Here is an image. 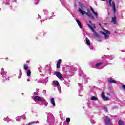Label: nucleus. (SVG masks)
Segmentation results:
<instances>
[{
    "label": "nucleus",
    "instance_id": "obj_37",
    "mask_svg": "<svg viewBox=\"0 0 125 125\" xmlns=\"http://www.w3.org/2000/svg\"><path fill=\"white\" fill-rule=\"evenodd\" d=\"M90 122H91L92 125H94V124H95V121H94V120H93L92 119H91L90 120Z\"/></svg>",
    "mask_w": 125,
    "mask_h": 125
},
{
    "label": "nucleus",
    "instance_id": "obj_12",
    "mask_svg": "<svg viewBox=\"0 0 125 125\" xmlns=\"http://www.w3.org/2000/svg\"><path fill=\"white\" fill-rule=\"evenodd\" d=\"M21 119H23V120H25L26 119V116L25 115H22L21 116H17L16 118V120L18 122H20V120Z\"/></svg>",
    "mask_w": 125,
    "mask_h": 125
},
{
    "label": "nucleus",
    "instance_id": "obj_56",
    "mask_svg": "<svg viewBox=\"0 0 125 125\" xmlns=\"http://www.w3.org/2000/svg\"><path fill=\"white\" fill-rule=\"evenodd\" d=\"M50 17V19H52V16L49 17Z\"/></svg>",
    "mask_w": 125,
    "mask_h": 125
},
{
    "label": "nucleus",
    "instance_id": "obj_1",
    "mask_svg": "<svg viewBox=\"0 0 125 125\" xmlns=\"http://www.w3.org/2000/svg\"><path fill=\"white\" fill-rule=\"evenodd\" d=\"M88 12H86L85 11H83V10L81 9V8H79L78 9V11L82 15H84V14H86V15H87L89 17H90L92 19H94V17L93 15H92L91 12H90V11L89 10L87 9Z\"/></svg>",
    "mask_w": 125,
    "mask_h": 125
},
{
    "label": "nucleus",
    "instance_id": "obj_3",
    "mask_svg": "<svg viewBox=\"0 0 125 125\" xmlns=\"http://www.w3.org/2000/svg\"><path fill=\"white\" fill-rule=\"evenodd\" d=\"M0 73L2 77L3 82L7 81V80H9V79H8V76H7V72L5 71L4 69L1 68Z\"/></svg>",
    "mask_w": 125,
    "mask_h": 125
},
{
    "label": "nucleus",
    "instance_id": "obj_25",
    "mask_svg": "<svg viewBox=\"0 0 125 125\" xmlns=\"http://www.w3.org/2000/svg\"><path fill=\"white\" fill-rule=\"evenodd\" d=\"M27 76V77H31V70H27L26 72Z\"/></svg>",
    "mask_w": 125,
    "mask_h": 125
},
{
    "label": "nucleus",
    "instance_id": "obj_43",
    "mask_svg": "<svg viewBox=\"0 0 125 125\" xmlns=\"http://www.w3.org/2000/svg\"><path fill=\"white\" fill-rule=\"evenodd\" d=\"M34 94L35 95H39V93H38V92H35L34 93Z\"/></svg>",
    "mask_w": 125,
    "mask_h": 125
},
{
    "label": "nucleus",
    "instance_id": "obj_9",
    "mask_svg": "<svg viewBox=\"0 0 125 125\" xmlns=\"http://www.w3.org/2000/svg\"><path fill=\"white\" fill-rule=\"evenodd\" d=\"M32 98H33V100H34V101H40V102L42 101V98H41L39 96H35L34 97H32Z\"/></svg>",
    "mask_w": 125,
    "mask_h": 125
},
{
    "label": "nucleus",
    "instance_id": "obj_11",
    "mask_svg": "<svg viewBox=\"0 0 125 125\" xmlns=\"http://www.w3.org/2000/svg\"><path fill=\"white\" fill-rule=\"evenodd\" d=\"M101 97L103 99V100H110V99L108 97L105 96V93L104 92H102L101 94Z\"/></svg>",
    "mask_w": 125,
    "mask_h": 125
},
{
    "label": "nucleus",
    "instance_id": "obj_59",
    "mask_svg": "<svg viewBox=\"0 0 125 125\" xmlns=\"http://www.w3.org/2000/svg\"><path fill=\"white\" fill-rule=\"evenodd\" d=\"M99 25L100 27H101V24L99 23Z\"/></svg>",
    "mask_w": 125,
    "mask_h": 125
},
{
    "label": "nucleus",
    "instance_id": "obj_5",
    "mask_svg": "<svg viewBox=\"0 0 125 125\" xmlns=\"http://www.w3.org/2000/svg\"><path fill=\"white\" fill-rule=\"evenodd\" d=\"M54 74L55 76H56V77L61 81H62V79H63V75L60 72L58 71H56L54 72Z\"/></svg>",
    "mask_w": 125,
    "mask_h": 125
},
{
    "label": "nucleus",
    "instance_id": "obj_52",
    "mask_svg": "<svg viewBox=\"0 0 125 125\" xmlns=\"http://www.w3.org/2000/svg\"><path fill=\"white\" fill-rule=\"evenodd\" d=\"M108 65V62H106V64L104 66V67H105V66H107Z\"/></svg>",
    "mask_w": 125,
    "mask_h": 125
},
{
    "label": "nucleus",
    "instance_id": "obj_63",
    "mask_svg": "<svg viewBox=\"0 0 125 125\" xmlns=\"http://www.w3.org/2000/svg\"><path fill=\"white\" fill-rule=\"evenodd\" d=\"M21 78V76H18V79H20Z\"/></svg>",
    "mask_w": 125,
    "mask_h": 125
},
{
    "label": "nucleus",
    "instance_id": "obj_64",
    "mask_svg": "<svg viewBox=\"0 0 125 125\" xmlns=\"http://www.w3.org/2000/svg\"><path fill=\"white\" fill-rule=\"evenodd\" d=\"M64 84H66V82H64Z\"/></svg>",
    "mask_w": 125,
    "mask_h": 125
},
{
    "label": "nucleus",
    "instance_id": "obj_13",
    "mask_svg": "<svg viewBox=\"0 0 125 125\" xmlns=\"http://www.w3.org/2000/svg\"><path fill=\"white\" fill-rule=\"evenodd\" d=\"M10 3H9V0H3V5H9Z\"/></svg>",
    "mask_w": 125,
    "mask_h": 125
},
{
    "label": "nucleus",
    "instance_id": "obj_38",
    "mask_svg": "<svg viewBox=\"0 0 125 125\" xmlns=\"http://www.w3.org/2000/svg\"><path fill=\"white\" fill-rule=\"evenodd\" d=\"M89 45V48L91 49V50H92L93 49V46L92 45Z\"/></svg>",
    "mask_w": 125,
    "mask_h": 125
},
{
    "label": "nucleus",
    "instance_id": "obj_2",
    "mask_svg": "<svg viewBox=\"0 0 125 125\" xmlns=\"http://www.w3.org/2000/svg\"><path fill=\"white\" fill-rule=\"evenodd\" d=\"M87 26L89 28V29H90V30H91V31H92V32L94 33V37L95 39H96L97 41H101V38L100 37L99 35H98V33L96 32V31H95V30H94V29L92 28V26H91V25L89 24H88Z\"/></svg>",
    "mask_w": 125,
    "mask_h": 125
},
{
    "label": "nucleus",
    "instance_id": "obj_33",
    "mask_svg": "<svg viewBox=\"0 0 125 125\" xmlns=\"http://www.w3.org/2000/svg\"><path fill=\"white\" fill-rule=\"evenodd\" d=\"M8 119H9L8 116H7L6 117L3 119V121H4L5 122H8Z\"/></svg>",
    "mask_w": 125,
    "mask_h": 125
},
{
    "label": "nucleus",
    "instance_id": "obj_21",
    "mask_svg": "<svg viewBox=\"0 0 125 125\" xmlns=\"http://www.w3.org/2000/svg\"><path fill=\"white\" fill-rule=\"evenodd\" d=\"M86 44L87 45H90V41L87 37L86 38Z\"/></svg>",
    "mask_w": 125,
    "mask_h": 125
},
{
    "label": "nucleus",
    "instance_id": "obj_34",
    "mask_svg": "<svg viewBox=\"0 0 125 125\" xmlns=\"http://www.w3.org/2000/svg\"><path fill=\"white\" fill-rule=\"evenodd\" d=\"M93 14L96 16V18H98V14L97 12H93Z\"/></svg>",
    "mask_w": 125,
    "mask_h": 125
},
{
    "label": "nucleus",
    "instance_id": "obj_17",
    "mask_svg": "<svg viewBox=\"0 0 125 125\" xmlns=\"http://www.w3.org/2000/svg\"><path fill=\"white\" fill-rule=\"evenodd\" d=\"M76 21L78 26L80 27V28L82 29L83 28V26H82V23H81L80 21L79 20H78V19H76Z\"/></svg>",
    "mask_w": 125,
    "mask_h": 125
},
{
    "label": "nucleus",
    "instance_id": "obj_16",
    "mask_svg": "<svg viewBox=\"0 0 125 125\" xmlns=\"http://www.w3.org/2000/svg\"><path fill=\"white\" fill-rule=\"evenodd\" d=\"M60 64H61V59H59L57 62V69H59L60 68Z\"/></svg>",
    "mask_w": 125,
    "mask_h": 125
},
{
    "label": "nucleus",
    "instance_id": "obj_41",
    "mask_svg": "<svg viewBox=\"0 0 125 125\" xmlns=\"http://www.w3.org/2000/svg\"><path fill=\"white\" fill-rule=\"evenodd\" d=\"M90 10H91V11H92V12L93 13V12H94V9H93V8H92V7H90Z\"/></svg>",
    "mask_w": 125,
    "mask_h": 125
},
{
    "label": "nucleus",
    "instance_id": "obj_22",
    "mask_svg": "<svg viewBox=\"0 0 125 125\" xmlns=\"http://www.w3.org/2000/svg\"><path fill=\"white\" fill-rule=\"evenodd\" d=\"M79 75L80 77H83V76H84V73H83V70H81L79 71Z\"/></svg>",
    "mask_w": 125,
    "mask_h": 125
},
{
    "label": "nucleus",
    "instance_id": "obj_7",
    "mask_svg": "<svg viewBox=\"0 0 125 125\" xmlns=\"http://www.w3.org/2000/svg\"><path fill=\"white\" fill-rule=\"evenodd\" d=\"M41 102V105H43L44 107H47L48 105V103L44 99V98H43Z\"/></svg>",
    "mask_w": 125,
    "mask_h": 125
},
{
    "label": "nucleus",
    "instance_id": "obj_49",
    "mask_svg": "<svg viewBox=\"0 0 125 125\" xmlns=\"http://www.w3.org/2000/svg\"><path fill=\"white\" fill-rule=\"evenodd\" d=\"M41 16L38 14V16L37 19H41Z\"/></svg>",
    "mask_w": 125,
    "mask_h": 125
},
{
    "label": "nucleus",
    "instance_id": "obj_15",
    "mask_svg": "<svg viewBox=\"0 0 125 125\" xmlns=\"http://www.w3.org/2000/svg\"><path fill=\"white\" fill-rule=\"evenodd\" d=\"M50 102L53 105V107H55V102L54 101V98H52L50 99Z\"/></svg>",
    "mask_w": 125,
    "mask_h": 125
},
{
    "label": "nucleus",
    "instance_id": "obj_20",
    "mask_svg": "<svg viewBox=\"0 0 125 125\" xmlns=\"http://www.w3.org/2000/svg\"><path fill=\"white\" fill-rule=\"evenodd\" d=\"M53 83L56 85V86H59L60 85L59 84V82L57 81H53Z\"/></svg>",
    "mask_w": 125,
    "mask_h": 125
},
{
    "label": "nucleus",
    "instance_id": "obj_57",
    "mask_svg": "<svg viewBox=\"0 0 125 125\" xmlns=\"http://www.w3.org/2000/svg\"><path fill=\"white\" fill-rule=\"evenodd\" d=\"M89 23H90V24H91V21H89Z\"/></svg>",
    "mask_w": 125,
    "mask_h": 125
},
{
    "label": "nucleus",
    "instance_id": "obj_40",
    "mask_svg": "<svg viewBox=\"0 0 125 125\" xmlns=\"http://www.w3.org/2000/svg\"><path fill=\"white\" fill-rule=\"evenodd\" d=\"M104 110L106 112V113L108 112V108H107V107H104Z\"/></svg>",
    "mask_w": 125,
    "mask_h": 125
},
{
    "label": "nucleus",
    "instance_id": "obj_36",
    "mask_svg": "<svg viewBox=\"0 0 125 125\" xmlns=\"http://www.w3.org/2000/svg\"><path fill=\"white\" fill-rule=\"evenodd\" d=\"M70 121H71V119H70V118H67L66 119V122L67 123H70Z\"/></svg>",
    "mask_w": 125,
    "mask_h": 125
},
{
    "label": "nucleus",
    "instance_id": "obj_58",
    "mask_svg": "<svg viewBox=\"0 0 125 125\" xmlns=\"http://www.w3.org/2000/svg\"><path fill=\"white\" fill-rule=\"evenodd\" d=\"M74 7H77V4H75L74 5Z\"/></svg>",
    "mask_w": 125,
    "mask_h": 125
},
{
    "label": "nucleus",
    "instance_id": "obj_31",
    "mask_svg": "<svg viewBox=\"0 0 125 125\" xmlns=\"http://www.w3.org/2000/svg\"><path fill=\"white\" fill-rule=\"evenodd\" d=\"M88 82V77H85L84 78V83H87Z\"/></svg>",
    "mask_w": 125,
    "mask_h": 125
},
{
    "label": "nucleus",
    "instance_id": "obj_62",
    "mask_svg": "<svg viewBox=\"0 0 125 125\" xmlns=\"http://www.w3.org/2000/svg\"><path fill=\"white\" fill-rule=\"evenodd\" d=\"M67 9L68 11H70V9L67 8Z\"/></svg>",
    "mask_w": 125,
    "mask_h": 125
},
{
    "label": "nucleus",
    "instance_id": "obj_55",
    "mask_svg": "<svg viewBox=\"0 0 125 125\" xmlns=\"http://www.w3.org/2000/svg\"><path fill=\"white\" fill-rule=\"evenodd\" d=\"M27 82H30V79H27Z\"/></svg>",
    "mask_w": 125,
    "mask_h": 125
},
{
    "label": "nucleus",
    "instance_id": "obj_47",
    "mask_svg": "<svg viewBox=\"0 0 125 125\" xmlns=\"http://www.w3.org/2000/svg\"><path fill=\"white\" fill-rule=\"evenodd\" d=\"M122 88H123V89H125V85H122Z\"/></svg>",
    "mask_w": 125,
    "mask_h": 125
},
{
    "label": "nucleus",
    "instance_id": "obj_6",
    "mask_svg": "<svg viewBox=\"0 0 125 125\" xmlns=\"http://www.w3.org/2000/svg\"><path fill=\"white\" fill-rule=\"evenodd\" d=\"M108 2L110 6H112L113 13L115 14V12H116V6H115V2H112V0H108Z\"/></svg>",
    "mask_w": 125,
    "mask_h": 125
},
{
    "label": "nucleus",
    "instance_id": "obj_51",
    "mask_svg": "<svg viewBox=\"0 0 125 125\" xmlns=\"http://www.w3.org/2000/svg\"><path fill=\"white\" fill-rule=\"evenodd\" d=\"M52 16L53 17H54V16H55V15H54V13H52Z\"/></svg>",
    "mask_w": 125,
    "mask_h": 125
},
{
    "label": "nucleus",
    "instance_id": "obj_48",
    "mask_svg": "<svg viewBox=\"0 0 125 125\" xmlns=\"http://www.w3.org/2000/svg\"><path fill=\"white\" fill-rule=\"evenodd\" d=\"M46 20H50V17H47L46 19Z\"/></svg>",
    "mask_w": 125,
    "mask_h": 125
},
{
    "label": "nucleus",
    "instance_id": "obj_46",
    "mask_svg": "<svg viewBox=\"0 0 125 125\" xmlns=\"http://www.w3.org/2000/svg\"><path fill=\"white\" fill-rule=\"evenodd\" d=\"M92 27L94 29H96V26H95V24H93Z\"/></svg>",
    "mask_w": 125,
    "mask_h": 125
},
{
    "label": "nucleus",
    "instance_id": "obj_4",
    "mask_svg": "<svg viewBox=\"0 0 125 125\" xmlns=\"http://www.w3.org/2000/svg\"><path fill=\"white\" fill-rule=\"evenodd\" d=\"M104 122L106 125H111L112 124V119H110L109 117L106 116Z\"/></svg>",
    "mask_w": 125,
    "mask_h": 125
},
{
    "label": "nucleus",
    "instance_id": "obj_24",
    "mask_svg": "<svg viewBox=\"0 0 125 125\" xmlns=\"http://www.w3.org/2000/svg\"><path fill=\"white\" fill-rule=\"evenodd\" d=\"M118 124L119 125H125V124L124 123V121H122V120H119V121L118 122Z\"/></svg>",
    "mask_w": 125,
    "mask_h": 125
},
{
    "label": "nucleus",
    "instance_id": "obj_29",
    "mask_svg": "<svg viewBox=\"0 0 125 125\" xmlns=\"http://www.w3.org/2000/svg\"><path fill=\"white\" fill-rule=\"evenodd\" d=\"M33 2L37 5L39 4V2H40V0H33Z\"/></svg>",
    "mask_w": 125,
    "mask_h": 125
},
{
    "label": "nucleus",
    "instance_id": "obj_35",
    "mask_svg": "<svg viewBox=\"0 0 125 125\" xmlns=\"http://www.w3.org/2000/svg\"><path fill=\"white\" fill-rule=\"evenodd\" d=\"M104 38L105 39H109V38H110V36L106 34L104 35Z\"/></svg>",
    "mask_w": 125,
    "mask_h": 125
},
{
    "label": "nucleus",
    "instance_id": "obj_8",
    "mask_svg": "<svg viewBox=\"0 0 125 125\" xmlns=\"http://www.w3.org/2000/svg\"><path fill=\"white\" fill-rule=\"evenodd\" d=\"M108 83L111 84V83H117V81L114 80L112 77H110L108 79Z\"/></svg>",
    "mask_w": 125,
    "mask_h": 125
},
{
    "label": "nucleus",
    "instance_id": "obj_53",
    "mask_svg": "<svg viewBox=\"0 0 125 125\" xmlns=\"http://www.w3.org/2000/svg\"><path fill=\"white\" fill-rule=\"evenodd\" d=\"M60 117H61V116H62V112L60 113Z\"/></svg>",
    "mask_w": 125,
    "mask_h": 125
},
{
    "label": "nucleus",
    "instance_id": "obj_32",
    "mask_svg": "<svg viewBox=\"0 0 125 125\" xmlns=\"http://www.w3.org/2000/svg\"><path fill=\"white\" fill-rule=\"evenodd\" d=\"M57 88H58V91L60 93H61V87H60V86H58L57 87Z\"/></svg>",
    "mask_w": 125,
    "mask_h": 125
},
{
    "label": "nucleus",
    "instance_id": "obj_26",
    "mask_svg": "<svg viewBox=\"0 0 125 125\" xmlns=\"http://www.w3.org/2000/svg\"><path fill=\"white\" fill-rule=\"evenodd\" d=\"M23 68L24 70H27V71L29 70V66H28V64H24Z\"/></svg>",
    "mask_w": 125,
    "mask_h": 125
},
{
    "label": "nucleus",
    "instance_id": "obj_18",
    "mask_svg": "<svg viewBox=\"0 0 125 125\" xmlns=\"http://www.w3.org/2000/svg\"><path fill=\"white\" fill-rule=\"evenodd\" d=\"M104 57H106V58H108L110 60H112V59H114V58H115V56L112 55L104 56Z\"/></svg>",
    "mask_w": 125,
    "mask_h": 125
},
{
    "label": "nucleus",
    "instance_id": "obj_28",
    "mask_svg": "<svg viewBox=\"0 0 125 125\" xmlns=\"http://www.w3.org/2000/svg\"><path fill=\"white\" fill-rule=\"evenodd\" d=\"M103 64H104V63L100 62V63H97L95 65V67H100V66H101V65H102Z\"/></svg>",
    "mask_w": 125,
    "mask_h": 125
},
{
    "label": "nucleus",
    "instance_id": "obj_61",
    "mask_svg": "<svg viewBox=\"0 0 125 125\" xmlns=\"http://www.w3.org/2000/svg\"><path fill=\"white\" fill-rule=\"evenodd\" d=\"M102 0V1H106V0Z\"/></svg>",
    "mask_w": 125,
    "mask_h": 125
},
{
    "label": "nucleus",
    "instance_id": "obj_23",
    "mask_svg": "<svg viewBox=\"0 0 125 125\" xmlns=\"http://www.w3.org/2000/svg\"><path fill=\"white\" fill-rule=\"evenodd\" d=\"M90 100H94L95 101H96L98 100V98L94 96H92V97H91Z\"/></svg>",
    "mask_w": 125,
    "mask_h": 125
},
{
    "label": "nucleus",
    "instance_id": "obj_54",
    "mask_svg": "<svg viewBox=\"0 0 125 125\" xmlns=\"http://www.w3.org/2000/svg\"><path fill=\"white\" fill-rule=\"evenodd\" d=\"M16 0H13V2H16Z\"/></svg>",
    "mask_w": 125,
    "mask_h": 125
},
{
    "label": "nucleus",
    "instance_id": "obj_45",
    "mask_svg": "<svg viewBox=\"0 0 125 125\" xmlns=\"http://www.w3.org/2000/svg\"><path fill=\"white\" fill-rule=\"evenodd\" d=\"M43 93H44V94H46V90H44L42 92Z\"/></svg>",
    "mask_w": 125,
    "mask_h": 125
},
{
    "label": "nucleus",
    "instance_id": "obj_44",
    "mask_svg": "<svg viewBox=\"0 0 125 125\" xmlns=\"http://www.w3.org/2000/svg\"><path fill=\"white\" fill-rule=\"evenodd\" d=\"M101 34H102V35H104V36L106 34V32H102Z\"/></svg>",
    "mask_w": 125,
    "mask_h": 125
},
{
    "label": "nucleus",
    "instance_id": "obj_42",
    "mask_svg": "<svg viewBox=\"0 0 125 125\" xmlns=\"http://www.w3.org/2000/svg\"><path fill=\"white\" fill-rule=\"evenodd\" d=\"M45 20H46V19L41 20L40 21L41 23L42 24V22H44V21H45Z\"/></svg>",
    "mask_w": 125,
    "mask_h": 125
},
{
    "label": "nucleus",
    "instance_id": "obj_60",
    "mask_svg": "<svg viewBox=\"0 0 125 125\" xmlns=\"http://www.w3.org/2000/svg\"><path fill=\"white\" fill-rule=\"evenodd\" d=\"M38 69H39V72H41V69H40V68H38Z\"/></svg>",
    "mask_w": 125,
    "mask_h": 125
},
{
    "label": "nucleus",
    "instance_id": "obj_19",
    "mask_svg": "<svg viewBox=\"0 0 125 125\" xmlns=\"http://www.w3.org/2000/svg\"><path fill=\"white\" fill-rule=\"evenodd\" d=\"M38 123L39 121H32L31 122L27 123L26 125H35V124H38Z\"/></svg>",
    "mask_w": 125,
    "mask_h": 125
},
{
    "label": "nucleus",
    "instance_id": "obj_27",
    "mask_svg": "<svg viewBox=\"0 0 125 125\" xmlns=\"http://www.w3.org/2000/svg\"><path fill=\"white\" fill-rule=\"evenodd\" d=\"M103 30L105 32V34H108V35H110V34H111V32L110 31L106 30L105 28H103Z\"/></svg>",
    "mask_w": 125,
    "mask_h": 125
},
{
    "label": "nucleus",
    "instance_id": "obj_50",
    "mask_svg": "<svg viewBox=\"0 0 125 125\" xmlns=\"http://www.w3.org/2000/svg\"><path fill=\"white\" fill-rule=\"evenodd\" d=\"M10 121H11V119L8 118V121H7V123H9V122H10Z\"/></svg>",
    "mask_w": 125,
    "mask_h": 125
},
{
    "label": "nucleus",
    "instance_id": "obj_30",
    "mask_svg": "<svg viewBox=\"0 0 125 125\" xmlns=\"http://www.w3.org/2000/svg\"><path fill=\"white\" fill-rule=\"evenodd\" d=\"M78 85L80 87V90H82V91H83V88L82 86V83H78Z\"/></svg>",
    "mask_w": 125,
    "mask_h": 125
},
{
    "label": "nucleus",
    "instance_id": "obj_10",
    "mask_svg": "<svg viewBox=\"0 0 125 125\" xmlns=\"http://www.w3.org/2000/svg\"><path fill=\"white\" fill-rule=\"evenodd\" d=\"M114 17L112 18L111 23L114 24V25H116L117 24V17H116V12L115 14L114 13Z\"/></svg>",
    "mask_w": 125,
    "mask_h": 125
},
{
    "label": "nucleus",
    "instance_id": "obj_39",
    "mask_svg": "<svg viewBox=\"0 0 125 125\" xmlns=\"http://www.w3.org/2000/svg\"><path fill=\"white\" fill-rule=\"evenodd\" d=\"M19 76H20V77L22 76V70H21L19 71Z\"/></svg>",
    "mask_w": 125,
    "mask_h": 125
},
{
    "label": "nucleus",
    "instance_id": "obj_14",
    "mask_svg": "<svg viewBox=\"0 0 125 125\" xmlns=\"http://www.w3.org/2000/svg\"><path fill=\"white\" fill-rule=\"evenodd\" d=\"M79 6L80 7H81L82 9L83 10H86L87 8L86 7H85L84 5H83L82 4H81V3H79Z\"/></svg>",
    "mask_w": 125,
    "mask_h": 125
}]
</instances>
